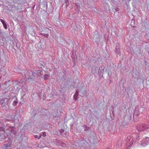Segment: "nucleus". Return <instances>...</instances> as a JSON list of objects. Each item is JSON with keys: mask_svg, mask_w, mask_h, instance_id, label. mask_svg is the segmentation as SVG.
Masks as SVG:
<instances>
[{"mask_svg": "<svg viewBox=\"0 0 149 149\" xmlns=\"http://www.w3.org/2000/svg\"><path fill=\"white\" fill-rule=\"evenodd\" d=\"M137 128L138 131H142L147 130L148 128L147 127V126L146 125L143 124L138 126Z\"/></svg>", "mask_w": 149, "mask_h": 149, "instance_id": "nucleus-1", "label": "nucleus"}, {"mask_svg": "<svg viewBox=\"0 0 149 149\" xmlns=\"http://www.w3.org/2000/svg\"><path fill=\"white\" fill-rule=\"evenodd\" d=\"M0 21L3 24V25L4 28L5 29H7V25H6V23L4 22V20L3 19H0Z\"/></svg>", "mask_w": 149, "mask_h": 149, "instance_id": "nucleus-2", "label": "nucleus"}, {"mask_svg": "<svg viewBox=\"0 0 149 149\" xmlns=\"http://www.w3.org/2000/svg\"><path fill=\"white\" fill-rule=\"evenodd\" d=\"M144 141L143 143L147 144L149 143V138L147 137L145 139L143 140Z\"/></svg>", "mask_w": 149, "mask_h": 149, "instance_id": "nucleus-3", "label": "nucleus"}, {"mask_svg": "<svg viewBox=\"0 0 149 149\" xmlns=\"http://www.w3.org/2000/svg\"><path fill=\"white\" fill-rule=\"evenodd\" d=\"M78 92L77 91H76L75 94L73 96L74 99L75 100H77V96L78 95Z\"/></svg>", "mask_w": 149, "mask_h": 149, "instance_id": "nucleus-4", "label": "nucleus"}, {"mask_svg": "<svg viewBox=\"0 0 149 149\" xmlns=\"http://www.w3.org/2000/svg\"><path fill=\"white\" fill-rule=\"evenodd\" d=\"M49 77V75L47 74H45L44 77V79L45 80L48 79Z\"/></svg>", "mask_w": 149, "mask_h": 149, "instance_id": "nucleus-5", "label": "nucleus"}, {"mask_svg": "<svg viewBox=\"0 0 149 149\" xmlns=\"http://www.w3.org/2000/svg\"><path fill=\"white\" fill-rule=\"evenodd\" d=\"M117 145L118 146V147H120L122 145V143L120 141H118L117 143Z\"/></svg>", "mask_w": 149, "mask_h": 149, "instance_id": "nucleus-6", "label": "nucleus"}, {"mask_svg": "<svg viewBox=\"0 0 149 149\" xmlns=\"http://www.w3.org/2000/svg\"><path fill=\"white\" fill-rule=\"evenodd\" d=\"M46 135V133L45 132H43L42 133V136H45Z\"/></svg>", "mask_w": 149, "mask_h": 149, "instance_id": "nucleus-7", "label": "nucleus"}, {"mask_svg": "<svg viewBox=\"0 0 149 149\" xmlns=\"http://www.w3.org/2000/svg\"><path fill=\"white\" fill-rule=\"evenodd\" d=\"M49 35L48 34H46L45 35V36L46 37H47Z\"/></svg>", "mask_w": 149, "mask_h": 149, "instance_id": "nucleus-8", "label": "nucleus"}, {"mask_svg": "<svg viewBox=\"0 0 149 149\" xmlns=\"http://www.w3.org/2000/svg\"><path fill=\"white\" fill-rule=\"evenodd\" d=\"M42 136V135H40V136H39L38 138V139H39L40 138H41V137Z\"/></svg>", "mask_w": 149, "mask_h": 149, "instance_id": "nucleus-9", "label": "nucleus"}, {"mask_svg": "<svg viewBox=\"0 0 149 149\" xmlns=\"http://www.w3.org/2000/svg\"><path fill=\"white\" fill-rule=\"evenodd\" d=\"M35 137L36 138H37L38 137V136L37 135H35Z\"/></svg>", "mask_w": 149, "mask_h": 149, "instance_id": "nucleus-10", "label": "nucleus"}, {"mask_svg": "<svg viewBox=\"0 0 149 149\" xmlns=\"http://www.w3.org/2000/svg\"><path fill=\"white\" fill-rule=\"evenodd\" d=\"M15 103V104L17 103V102L15 101L14 102V103Z\"/></svg>", "mask_w": 149, "mask_h": 149, "instance_id": "nucleus-11", "label": "nucleus"}, {"mask_svg": "<svg viewBox=\"0 0 149 149\" xmlns=\"http://www.w3.org/2000/svg\"><path fill=\"white\" fill-rule=\"evenodd\" d=\"M105 149H110V148H106Z\"/></svg>", "mask_w": 149, "mask_h": 149, "instance_id": "nucleus-12", "label": "nucleus"}, {"mask_svg": "<svg viewBox=\"0 0 149 149\" xmlns=\"http://www.w3.org/2000/svg\"><path fill=\"white\" fill-rule=\"evenodd\" d=\"M63 145H65V143H63Z\"/></svg>", "mask_w": 149, "mask_h": 149, "instance_id": "nucleus-13", "label": "nucleus"}]
</instances>
